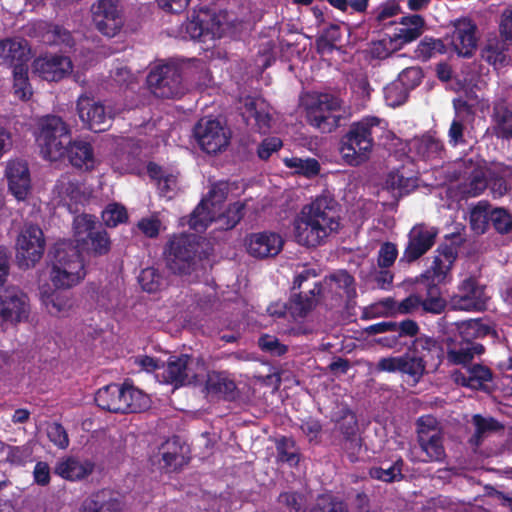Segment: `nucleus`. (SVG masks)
Wrapping results in <instances>:
<instances>
[{
  "label": "nucleus",
  "instance_id": "1",
  "mask_svg": "<svg viewBox=\"0 0 512 512\" xmlns=\"http://www.w3.org/2000/svg\"><path fill=\"white\" fill-rule=\"evenodd\" d=\"M340 226L337 202L330 195H320L302 207L293 221L295 241L308 248L322 245Z\"/></svg>",
  "mask_w": 512,
  "mask_h": 512
},
{
  "label": "nucleus",
  "instance_id": "2",
  "mask_svg": "<svg viewBox=\"0 0 512 512\" xmlns=\"http://www.w3.org/2000/svg\"><path fill=\"white\" fill-rule=\"evenodd\" d=\"M340 226L337 202L330 195H320L302 207L293 221L295 241L308 248L322 245Z\"/></svg>",
  "mask_w": 512,
  "mask_h": 512
},
{
  "label": "nucleus",
  "instance_id": "3",
  "mask_svg": "<svg viewBox=\"0 0 512 512\" xmlns=\"http://www.w3.org/2000/svg\"><path fill=\"white\" fill-rule=\"evenodd\" d=\"M49 279L57 289H70L86 275L85 265L78 248L70 241L54 244L49 253Z\"/></svg>",
  "mask_w": 512,
  "mask_h": 512
},
{
  "label": "nucleus",
  "instance_id": "4",
  "mask_svg": "<svg viewBox=\"0 0 512 512\" xmlns=\"http://www.w3.org/2000/svg\"><path fill=\"white\" fill-rule=\"evenodd\" d=\"M382 130L381 120L377 117H366L352 123L341 139L342 160L350 166L365 163L372 153L375 136Z\"/></svg>",
  "mask_w": 512,
  "mask_h": 512
},
{
  "label": "nucleus",
  "instance_id": "5",
  "mask_svg": "<svg viewBox=\"0 0 512 512\" xmlns=\"http://www.w3.org/2000/svg\"><path fill=\"white\" fill-rule=\"evenodd\" d=\"M350 116V107L338 96L329 93L319 94L307 109L309 124L323 133L334 131L342 120Z\"/></svg>",
  "mask_w": 512,
  "mask_h": 512
},
{
  "label": "nucleus",
  "instance_id": "6",
  "mask_svg": "<svg viewBox=\"0 0 512 512\" xmlns=\"http://www.w3.org/2000/svg\"><path fill=\"white\" fill-rule=\"evenodd\" d=\"M166 268L175 275H190L200 264L199 245L191 235L174 236L164 251Z\"/></svg>",
  "mask_w": 512,
  "mask_h": 512
},
{
  "label": "nucleus",
  "instance_id": "7",
  "mask_svg": "<svg viewBox=\"0 0 512 512\" xmlns=\"http://www.w3.org/2000/svg\"><path fill=\"white\" fill-rule=\"evenodd\" d=\"M38 126L36 141L42 156L50 161L63 158L70 141L68 125L59 116L48 115L40 119Z\"/></svg>",
  "mask_w": 512,
  "mask_h": 512
},
{
  "label": "nucleus",
  "instance_id": "8",
  "mask_svg": "<svg viewBox=\"0 0 512 512\" xmlns=\"http://www.w3.org/2000/svg\"><path fill=\"white\" fill-rule=\"evenodd\" d=\"M317 276L315 269H304L295 277L293 290L299 289L300 291L294 293L290 300V309L293 315L306 316L321 298L324 299V282L315 281Z\"/></svg>",
  "mask_w": 512,
  "mask_h": 512
},
{
  "label": "nucleus",
  "instance_id": "9",
  "mask_svg": "<svg viewBox=\"0 0 512 512\" xmlns=\"http://www.w3.org/2000/svg\"><path fill=\"white\" fill-rule=\"evenodd\" d=\"M162 367L163 381L176 388L197 382L206 372L205 363L201 358L186 354L170 356Z\"/></svg>",
  "mask_w": 512,
  "mask_h": 512
},
{
  "label": "nucleus",
  "instance_id": "10",
  "mask_svg": "<svg viewBox=\"0 0 512 512\" xmlns=\"http://www.w3.org/2000/svg\"><path fill=\"white\" fill-rule=\"evenodd\" d=\"M193 134L201 150L207 154L220 153L228 147L230 129L217 119L202 118L194 126Z\"/></svg>",
  "mask_w": 512,
  "mask_h": 512
},
{
  "label": "nucleus",
  "instance_id": "11",
  "mask_svg": "<svg viewBox=\"0 0 512 512\" xmlns=\"http://www.w3.org/2000/svg\"><path fill=\"white\" fill-rule=\"evenodd\" d=\"M45 250V238L40 227L25 224L16 241V259L20 268L29 269L40 261Z\"/></svg>",
  "mask_w": 512,
  "mask_h": 512
},
{
  "label": "nucleus",
  "instance_id": "12",
  "mask_svg": "<svg viewBox=\"0 0 512 512\" xmlns=\"http://www.w3.org/2000/svg\"><path fill=\"white\" fill-rule=\"evenodd\" d=\"M228 187L218 183L211 187L208 195L201 200L190 216L189 225L197 232L204 231L213 222L226 200Z\"/></svg>",
  "mask_w": 512,
  "mask_h": 512
},
{
  "label": "nucleus",
  "instance_id": "13",
  "mask_svg": "<svg viewBox=\"0 0 512 512\" xmlns=\"http://www.w3.org/2000/svg\"><path fill=\"white\" fill-rule=\"evenodd\" d=\"M417 442L425 454V458H422L423 462L444 460L446 454L443 436L435 418L425 416L417 421Z\"/></svg>",
  "mask_w": 512,
  "mask_h": 512
},
{
  "label": "nucleus",
  "instance_id": "14",
  "mask_svg": "<svg viewBox=\"0 0 512 512\" xmlns=\"http://www.w3.org/2000/svg\"><path fill=\"white\" fill-rule=\"evenodd\" d=\"M30 307L27 295L17 287H0V326L26 320Z\"/></svg>",
  "mask_w": 512,
  "mask_h": 512
},
{
  "label": "nucleus",
  "instance_id": "15",
  "mask_svg": "<svg viewBox=\"0 0 512 512\" xmlns=\"http://www.w3.org/2000/svg\"><path fill=\"white\" fill-rule=\"evenodd\" d=\"M425 30V20L421 15L412 14L401 18L392 33L385 34L379 42L388 51L401 49L404 45L418 39Z\"/></svg>",
  "mask_w": 512,
  "mask_h": 512
},
{
  "label": "nucleus",
  "instance_id": "16",
  "mask_svg": "<svg viewBox=\"0 0 512 512\" xmlns=\"http://www.w3.org/2000/svg\"><path fill=\"white\" fill-rule=\"evenodd\" d=\"M152 93L161 98H174L183 94L181 75L176 66L161 65L147 76Z\"/></svg>",
  "mask_w": 512,
  "mask_h": 512
},
{
  "label": "nucleus",
  "instance_id": "17",
  "mask_svg": "<svg viewBox=\"0 0 512 512\" xmlns=\"http://www.w3.org/2000/svg\"><path fill=\"white\" fill-rule=\"evenodd\" d=\"M96 29L108 38L115 37L122 29L124 20L117 0H98L91 7Z\"/></svg>",
  "mask_w": 512,
  "mask_h": 512
},
{
  "label": "nucleus",
  "instance_id": "18",
  "mask_svg": "<svg viewBox=\"0 0 512 512\" xmlns=\"http://www.w3.org/2000/svg\"><path fill=\"white\" fill-rule=\"evenodd\" d=\"M376 370L389 373L400 372L407 374L415 382H418L426 372V363L423 356L409 348L401 356L381 358L376 365Z\"/></svg>",
  "mask_w": 512,
  "mask_h": 512
},
{
  "label": "nucleus",
  "instance_id": "19",
  "mask_svg": "<svg viewBox=\"0 0 512 512\" xmlns=\"http://www.w3.org/2000/svg\"><path fill=\"white\" fill-rule=\"evenodd\" d=\"M77 113L83 125L93 132H103L110 127L113 114L101 102L87 95L77 100Z\"/></svg>",
  "mask_w": 512,
  "mask_h": 512
},
{
  "label": "nucleus",
  "instance_id": "20",
  "mask_svg": "<svg viewBox=\"0 0 512 512\" xmlns=\"http://www.w3.org/2000/svg\"><path fill=\"white\" fill-rule=\"evenodd\" d=\"M438 230L426 224H417L408 233V243L400 262L411 263L426 254L434 245Z\"/></svg>",
  "mask_w": 512,
  "mask_h": 512
},
{
  "label": "nucleus",
  "instance_id": "21",
  "mask_svg": "<svg viewBox=\"0 0 512 512\" xmlns=\"http://www.w3.org/2000/svg\"><path fill=\"white\" fill-rule=\"evenodd\" d=\"M463 242L464 238L460 234H452L438 247L431 266L433 281L440 283L446 279Z\"/></svg>",
  "mask_w": 512,
  "mask_h": 512
},
{
  "label": "nucleus",
  "instance_id": "22",
  "mask_svg": "<svg viewBox=\"0 0 512 512\" xmlns=\"http://www.w3.org/2000/svg\"><path fill=\"white\" fill-rule=\"evenodd\" d=\"M323 282L325 300L341 304L349 303L356 297L355 280L345 270H339L326 276Z\"/></svg>",
  "mask_w": 512,
  "mask_h": 512
},
{
  "label": "nucleus",
  "instance_id": "23",
  "mask_svg": "<svg viewBox=\"0 0 512 512\" xmlns=\"http://www.w3.org/2000/svg\"><path fill=\"white\" fill-rule=\"evenodd\" d=\"M220 21L206 13L188 19L181 25V35L184 39L206 42L222 35Z\"/></svg>",
  "mask_w": 512,
  "mask_h": 512
},
{
  "label": "nucleus",
  "instance_id": "24",
  "mask_svg": "<svg viewBox=\"0 0 512 512\" xmlns=\"http://www.w3.org/2000/svg\"><path fill=\"white\" fill-rule=\"evenodd\" d=\"M32 70L44 80L60 81L72 73L73 64L67 56L46 54L33 61Z\"/></svg>",
  "mask_w": 512,
  "mask_h": 512
},
{
  "label": "nucleus",
  "instance_id": "25",
  "mask_svg": "<svg viewBox=\"0 0 512 512\" xmlns=\"http://www.w3.org/2000/svg\"><path fill=\"white\" fill-rule=\"evenodd\" d=\"M44 284L39 288V296L46 311L54 317H68L73 311L75 300L71 293Z\"/></svg>",
  "mask_w": 512,
  "mask_h": 512
},
{
  "label": "nucleus",
  "instance_id": "26",
  "mask_svg": "<svg viewBox=\"0 0 512 512\" xmlns=\"http://www.w3.org/2000/svg\"><path fill=\"white\" fill-rule=\"evenodd\" d=\"M245 245L250 256L264 259L278 255L283 248V240L276 233L259 232L248 235Z\"/></svg>",
  "mask_w": 512,
  "mask_h": 512
},
{
  "label": "nucleus",
  "instance_id": "27",
  "mask_svg": "<svg viewBox=\"0 0 512 512\" xmlns=\"http://www.w3.org/2000/svg\"><path fill=\"white\" fill-rule=\"evenodd\" d=\"M477 25L469 19H460L454 23L450 43L459 56L471 57L477 50Z\"/></svg>",
  "mask_w": 512,
  "mask_h": 512
},
{
  "label": "nucleus",
  "instance_id": "28",
  "mask_svg": "<svg viewBox=\"0 0 512 512\" xmlns=\"http://www.w3.org/2000/svg\"><path fill=\"white\" fill-rule=\"evenodd\" d=\"M9 191L18 201L25 200L31 189L28 164L23 160H11L5 172Z\"/></svg>",
  "mask_w": 512,
  "mask_h": 512
},
{
  "label": "nucleus",
  "instance_id": "29",
  "mask_svg": "<svg viewBox=\"0 0 512 512\" xmlns=\"http://www.w3.org/2000/svg\"><path fill=\"white\" fill-rule=\"evenodd\" d=\"M59 202L72 209L73 205L85 202L91 195V190L69 175H62L54 188Z\"/></svg>",
  "mask_w": 512,
  "mask_h": 512
},
{
  "label": "nucleus",
  "instance_id": "30",
  "mask_svg": "<svg viewBox=\"0 0 512 512\" xmlns=\"http://www.w3.org/2000/svg\"><path fill=\"white\" fill-rule=\"evenodd\" d=\"M0 58L14 68L19 65H26V62L30 59L28 42L22 38L0 40Z\"/></svg>",
  "mask_w": 512,
  "mask_h": 512
},
{
  "label": "nucleus",
  "instance_id": "31",
  "mask_svg": "<svg viewBox=\"0 0 512 512\" xmlns=\"http://www.w3.org/2000/svg\"><path fill=\"white\" fill-rule=\"evenodd\" d=\"M454 309L471 311L477 310L480 304L478 280L475 277L465 279L459 286L458 293L451 299Z\"/></svg>",
  "mask_w": 512,
  "mask_h": 512
},
{
  "label": "nucleus",
  "instance_id": "32",
  "mask_svg": "<svg viewBox=\"0 0 512 512\" xmlns=\"http://www.w3.org/2000/svg\"><path fill=\"white\" fill-rule=\"evenodd\" d=\"M338 428L343 435L342 448L346 451L350 460L354 461L362 447L355 415L352 413L346 414L338 423Z\"/></svg>",
  "mask_w": 512,
  "mask_h": 512
},
{
  "label": "nucleus",
  "instance_id": "33",
  "mask_svg": "<svg viewBox=\"0 0 512 512\" xmlns=\"http://www.w3.org/2000/svg\"><path fill=\"white\" fill-rule=\"evenodd\" d=\"M242 115L246 121L254 119L260 132H267L270 128L271 114L268 104L260 98L247 97L241 106Z\"/></svg>",
  "mask_w": 512,
  "mask_h": 512
},
{
  "label": "nucleus",
  "instance_id": "34",
  "mask_svg": "<svg viewBox=\"0 0 512 512\" xmlns=\"http://www.w3.org/2000/svg\"><path fill=\"white\" fill-rule=\"evenodd\" d=\"M65 156L68 157L69 162L74 167L90 170L95 166L93 148L88 142L82 140H70L68 145H66Z\"/></svg>",
  "mask_w": 512,
  "mask_h": 512
},
{
  "label": "nucleus",
  "instance_id": "35",
  "mask_svg": "<svg viewBox=\"0 0 512 512\" xmlns=\"http://www.w3.org/2000/svg\"><path fill=\"white\" fill-rule=\"evenodd\" d=\"M94 464L90 461H80L76 458L69 457L57 462L54 472L60 477L76 481L81 480L93 472Z\"/></svg>",
  "mask_w": 512,
  "mask_h": 512
},
{
  "label": "nucleus",
  "instance_id": "36",
  "mask_svg": "<svg viewBox=\"0 0 512 512\" xmlns=\"http://www.w3.org/2000/svg\"><path fill=\"white\" fill-rule=\"evenodd\" d=\"M490 204L482 200V234L486 226L491 222L494 229L500 234H507L512 230V216L504 208H495L489 212Z\"/></svg>",
  "mask_w": 512,
  "mask_h": 512
},
{
  "label": "nucleus",
  "instance_id": "37",
  "mask_svg": "<svg viewBox=\"0 0 512 512\" xmlns=\"http://www.w3.org/2000/svg\"><path fill=\"white\" fill-rule=\"evenodd\" d=\"M121 393V385H107L97 391L95 395V402L102 410L113 413H122L123 408L126 407V405L122 402Z\"/></svg>",
  "mask_w": 512,
  "mask_h": 512
},
{
  "label": "nucleus",
  "instance_id": "38",
  "mask_svg": "<svg viewBox=\"0 0 512 512\" xmlns=\"http://www.w3.org/2000/svg\"><path fill=\"white\" fill-rule=\"evenodd\" d=\"M440 349L443 352L446 350L449 362L463 365L468 364L473 359L474 353L480 352L476 346L470 343L461 344L457 347L454 341L449 337L442 340Z\"/></svg>",
  "mask_w": 512,
  "mask_h": 512
},
{
  "label": "nucleus",
  "instance_id": "39",
  "mask_svg": "<svg viewBox=\"0 0 512 512\" xmlns=\"http://www.w3.org/2000/svg\"><path fill=\"white\" fill-rule=\"evenodd\" d=\"M205 389L208 394L223 396L228 399H233L236 395V385L234 381L218 372L207 374Z\"/></svg>",
  "mask_w": 512,
  "mask_h": 512
},
{
  "label": "nucleus",
  "instance_id": "40",
  "mask_svg": "<svg viewBox=\"0 0 512 512\" xmlns=\"http://www.w3.org/2000/svg\"><path fill=\"white\" fill-rule=\"evenodd\" d=\"M409 151L414 152L423 160L436 158L442 151V143L431 135H423L420 138H414L409 142Z\"/></svg>",
  "mask_w": 512,
  "mask_h": 512
},
{
  "label": "nucleus",
  "instance_id": "41",
  "mask_svg": "<svg viewBox=\"0 0 512 512\" xmlns=\"http://www.w3.org/2000/svg\"><path fill=\"white\" fill-rule=\"evenodd\" d=\"M122 402L126 405L122 413H136L149 406V398L141 390L129 384L121 385Z\"/></svg>",
  "mask_w": 512,
  "mask_h": 512
},
{
  "label": "nucleus",
  "instance_id": "42",
  "mask_svg": "<svg viewBox=\"0 0 512 512\" xmlns=\"http://www.w3.org/2000/svg\"><path fill=\"white\" fill-rule=\"evenodd\" d=\"M417 185V178L405 177L398 171L389 173L385 182L386 189L390 190L395 196L408 194L413 191Z\"/></svg>",
  "mask_w": 512,
  "mask_h": 512
},
{
  "label": "nucleus",
  "instance_id": "43",
  "mask_svg": "<svg viewBox=\"0 0 512 512\" xmlns=\"http://www.w3.org/2000/svg\"><path fill=\"white\" fill-rule=\"evenodd\" d=\"M96 219L89 214H81L74 218V237L78 245L88 244L87 239L96 230Z\"/></svg>",
  "mask_w": 512,
  "mask_h": 512
},
{
  "label": "nucleus",
  "instance_id": "44",
  "mask_svg": "<svg viewBox=\"0 0 512 512\" xmlns=\"http://www.w3.org/2000/svg\"><path fill=\"white\" fill-rule=\"evenodd\" d=\"M88 244H82V249L95 256L105 255L110 251L111 241L106 231L96 229L87 239Z\"/></svg>",
  "mask_w": 512,
  "mask_h": 512
},
{
  "label": "nucleus",
  "instance_id": "45",
  "mask_svg": "<svg viewBox=\"0 0 512 512\" xmlns=\"http://www.w3.org/2000/svg\"><path fill=\"white\" fill-rule=\"evenodd\" d=\"M244 205L236 202L228 207L225 212L222 210L216 214L215 219L219 223V227L222 229H232L241 220L243 216Z\"/></svg>",
  "mask_w": 512,
  "mask_h": 512
},
{
  "label": "nucleus",
  "instance_id": "46",
  "mask_svg": "<svg viewBox=\"0 0 512 512\" xmlns=\"http://www.w3.org/2000/svg\"><path fill=\"white\" fill-rule=\"evenodd\" d=\"M445 51V45L441 40L425 37L418 44L415 54L418 59L427 61L437 54L445 53Z\"/></svg>",
  "mask_w": 512,
  "mask_h": 512
},
{
  "label": "nucleus",
  "instance_id": "47",
  "mask_svg": "<svg viewBox=\"0 0 512 512\" xmlns=\"http://www.w3.org/2000/svg\"><path fill=\"white\" fill-rule=\"evenodd\" d=\"M28 69L26 65H19L14 68V94L21 100H28L32 95L30 84L28 83Z\"/></svg>",
  "mask_w": 512,
  "mask_h": 512
},
{
  "label": "nucleus",
  "instance_id": "48",
  "mask_svg": "<svg viewBox=\"0 0 512 512\" xmlns=\"http://www.w3.org/2000/svg\"><path fill=\"white\" fill-rule=\"evenodd\" d=\"M138 279L142 289L149 293L157 292L164 283L163 276L154 267L143 269Z\"/></svg>",
  "mask_w": 512,
  "mask_h": 512
},
{
  "label": "nucleus",
  "instance_id": "49",
  "mask_svg": "<svg viewBox=\"0 0 512 512\" xmlns=\"http://www.w3.org/2000/svg\"><path fill=\"white\" fill-rule=\"evenodd\" d=\"M402 464L403 462L398 460L389 466L373 467L370 469L369 474L374 479L393 482L402 478Z\"/></svg>",
  "mask_w": 512,
  "mask_h": 512
},
{
  "label": "nucleus",
  "instance_id": "50",
  "mask_svg": "<svg viewBox=\"0 0 512 512\" xmlns=\"http://www.w3.org/2000/svg\"><path fill=\"white\" fill-rule=\"evenodd\" d=\"M284 163L289 168H294L297 173L303 174L307 177L314 176L319 173L320 166L317 160L301 159L297 157L285 158Z\"/></svg>",
  "mask_w": 512,
  "mask_h": 512
},
{
  "label": "nucleus",
  "instance_id": "51",
  "mask_svg": "<svg viewBox=\"0 0 512 512\" xmlns=\"http://www.w3.org/2000/svg\"><path fill=\"white\" fill-rule=\"evenodd\" d=\"M43 40L49 45H64L71 47L74 44L71 33L60 26L50 27L43 35Z\"/></svg>",
  "mask_w": 512,
  "mask_h": 512
},
{
  "label": "nucleus",
  "instance_id": "52",
  "mask_svg": "<svg viewBox=\"0 0 512 512\" xmlns=\"http://www.w3.org/2000/svg\"><path fill=\"white\" fill-rule=\"evenodd\" d=\"M278 459L282 462L288 463L290 466H295L299 462V455L296 451L294 441L288 438H282L276 445Z\"/></svg>",
  "mask_w": 512,
  "mask_h": 512
},
{
  "label": "nucleus",
  "instance_id": "53",
  "mask_svg": "<svg viewBox=\"0 0 512 512\" xmlns=\"http://www.w3.org/2000/svg\"><path fill=\"white\" fill-rule=\"evenodd\" d=\"M385 100L389 106L396 107L407 99V91L402 81L393 82L384 89Z\"/></svg>",
  "mask_w": 512,
  "mask_h": 512
},
{
  "label": "nucleus",
  "instance_id": "54",
  "mask_svg": "<svg viewBox=\"0 0 512 512\" xmlns=\"http://www.w3.org/2000/svg\"><path fill=\"white\" fill-rule=\"evenodd\" d=\"M127 217L125 207L116 203L109 204L102 212V220L108 227H116L118 224L125 222Z\"/></svg>",
  "mask_w": 512,
  "mask_h": 512
},
{
  "label": "nucleus",
  "instance_id": "55",
  "mask_svg": "<svg viewBox=\"0 0 512 512\" xmlns=\"http://www.w3.org/2000/svg\"><path fill=\"white\" fill-rule=\"evenodd\" d=\"M504 46V43H500L499 41H496L495 45L489 42L485 49L482 50V58L494 66L503 65L506 61Z\"/></svg>",
  "mask_w": 512,
  "mask_h": 512
},
{
  "label": "nucleus",
  "instance_id": "56",
  "mask_svg": "<svg viewBox=\"0 0 512 512\" xmlns=\"http://www.w3.org/2000/svg\"><path fill=\"white\" fill-rule=\"evenodd\" d=\"M47 436L51 442L60 449H65L69 445V438L64 427L58 423L53 422L47 426Z\"/></svg>",
  "mask_w": 512,
  "mask_h": 512
},
{
  "label": "nucleus",
  "instance_id": "57",
  "mask_svg": "<svg viewBox=\"0 0 512 512\" xmlns=\"http://www.w3.org/2000/svg\"><path fill=\"white\" fill-rule=\"evenodd\" d=\"M98 501L101 503V512H120L123 509V502L118 496H113L108 491H101L96 493Z\"/></svg>",
  "mask_w": 512,
  "mask_h": 512
},
{
  "label": "nucleus",
  "instance_id": "58",
  "mask_svg": "<svg viewBox=\"0 0 512 512\" xmlns=\"http://www.w3.org/2000/svg\"><path fill=\"white\" fill-rule=\"evenodd\" d=\"M398 250L394 243H384L378 252V266L382 269L392 266L397 259Z\"/></svg>",
  "mask_w": 512,
  "mask_h": 512
},
{
  "label": "nucleus",
  "instance_id": "59",
  "mask_svg": "<svg viewBox=\"0 0 512 512\" xmlns=\"http://www.w3.org/2000/svg\"><path fill=\"white\" fill-rule=\"evenodd\" d=\"M259 346L263 351L269 352L276 356H281L287 352V347L282 344L276 337L264 335L259 339Z\"/></svg>",
  "mask_w": 512,
  "mask_h": 512
},
{
  "label": "nucleus",
  "instance_id": "60",
  "mask_svg": "<svg viewBox=\"0 0 512 512\" xmlns=\"http://www.w3.org/2000/svg\"><path fill=\"white\" fill-rule=\"evenodd\" d=\"M312 512H349L346 505L338 500L321 497Z\"/></svg>",
  "mask_w": 512,
  "mask_h": 512
},
{
  "label": "nucleus",
  "instance_id": "61",
  "mask_svg": "<svg viewBox=\"0 0 512 512\" xmlns=\"http://www.w3.org/2000/svg\"><path fill=\"white\" fill-rule=\"evenodd\" d=\"M480 367L475 365L471 370L467 371V375L460 374L456 377V382L469 387L473 390L480 389Z\"/></svg>",
  "mask_w": 512,
  "mask_h": 512
},
{
  "label": "nucleus",
  "instance_id": "62",
  "mask_svg": "<svg viewBox=\"0 0 512 512\" xmlns=\"http://www.w3.org/2000/svg\"><path fill=\"white\" fill-rule=\"evenodd\" d=\"M281 146H282V141L279 138H277V137L266 138L258 146L257 154L261 159L266 160L274 152H276L278 149H280Z\"/></svg>",
  "mask_w": 512,
  "mask_h": 512
},
{
  "label": "nucleus",
  "instance_id": "63",
  "mask_svg": "<svg viewBox=\"0 0 512 512\" xmlns=\"http://www.w3.org/2000/svg\"><path fill=\"white\" fill-rule=\"evenodd\" d=\"M421 304V297L411 294L398 303L397 311L401 314H412L421 310Z\"/></svg>",
  "mask_w": 512,
  "mask_h": 512
},
{
  "label": "nucleus",
  "instance_id": "64",
  "mask_svg": "<svg viewBox=\"0 0 512 512\" xmlns=\"http://www.w3.org/2000/svg\"><path fill=\"white\" fill-rule=\"evenodd\" d=\"M495 117L504 137H512V112L508 109L496 111Z\"/></svg>",
  "mask_w": 512,
  "mask_h": 512
}]
</instances>
